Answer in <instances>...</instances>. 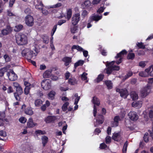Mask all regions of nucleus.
I'll return each mask as SVG.
<instances>
[{"instance_id":"1","label":"nucleus","mask_w":153,"mask_h":153,"mask_svg":"<svg viewBox=\"0 0 153 153\" xmlns=\"http://www.w3.org/2000/svg\"><path fill=\"white\" fill-rule=\"evenodd\" d=\"M16 42L19 45H23L26 44L27 42V38L25 35L19 33L16 36Z\"/></svg>"},{"instance_id":"2","label":"nucleus","mask_w":153,"mask_h":153,"mask_svg":"<svg viewBox=\"0 0 153 153\" xmlns=\"http://www.w3.org/2000/svg\"><path fill=\"white\" fill-rule=\"evenodd\" d=\"M115 61H112L111 62H107L106 65L107 68L106 69V73L108 74H110L113 71H118L120 69V67L117 66H116L114 65Z\"/></svg>"},{"instance_id":"3","label":"nucleus","mask_w":153,"mask_h":153,"mask_svg":"<svg viewBox=\"0 0 153 153\" xmlns=\"http://www.w3.org/2000/svg\"><path fill=\"white\" fill-rule=\"evenodd\" d=\"M150 91V86L147 85L141 89L140 96L142 97L145 98L149 94Z\"/></svg>"},{"instance_id":"4","label":"nucleus","mask_w":153,"mask_h":153,"mask_svg":"<svg viewBox=\"0 0 153 153\" xmlns=\"http://www.w3.org/2000/svg\"><path fill=\"white\" fill-rule=\"evenodd\" d=\"M102 18V15H98L96 14L95 13L92 14L89 17L88 21L89 22H91L93 21L96 22L98 21Z\"/></svg>"},{"instance_id":"5","label":"nucleus","mask_w":153,"mask_h":153,"mask_svg":"<svg viewBox=\"0 0 153 153\" xmlns=\"http://www.w3.org/2000/svg\"><path fill=\"white\" fill-rule=\"evenodd\" d=\"M42 88L45 90H48L51 88V81L47 79L43 80L41 83Z\"/></svg>"},{"instance_id":"6","label":"nucleus","mask_w":153,"mask_h":153,"mask_svg":"<svg viewBox=\"0 0 153 153\" xmlns=\"http://www.w3.org/2000/svg\"><path fill=\"white\" fill-rule=\"evenodd\" d=\"M80 20V14L77 13L74 14L72 18L71 22L73 25H76Z\"/></svg>"},{"instance_id":"7","label":"nucleus","mask_w":153,"mask_h":153,"mask_svg":"<svg viewBox=\"0 0 153 153\" xmlns=\"http://www.w3.org/2000/svg\"><path fill=\"white\" fill-rule=\"evenodd\" d=\"M25 22L27 26H32L34 24V20L33 17L30 15H27L25 17Z\"/></svg>"},{"instance_id":"8","label":"nucleus","mask_w":153,"mask_h":153,"mask_svg":"<svg viewBox=\"0 0 153 153\" xmlns=\"http://www.w3.org/2000/svg\"><path fill=\"white\" fill-rule=\"evenodd\" d=\"M92 101L94 105V106L93 114L94 117H95L97 112V110L95 105H99L100 104L99 100L96 97H93Z\"/></svg>"},{"instance_id":"9","label":"nucleus","mask_w":153,"mask_h":153,"mask_svg":"<svg viewBox=\"0 0 153 153\" xmlns=\"http://www.w3.org/2000/svg\"><path fill=\"white\" fill-rule=\"evenodd\" d=\"M116 91L119 92L120 94V96L124 98H126L128 95L127 90L126 89H116Z\"/></svg>"},{"instance_id":"10","label":"nucleus","mask_w":153,"mask_h":153,"mask_svg":"<svg viewBox=\"0 0 153 153\" xmlns=\"http://www.w3.org/2000/svg\"><path fill=\"white\" fill-rule=\"evenodd\" d=\"M9 79L12 81H15L17 79V76L12 70H11L7 74Z\"/></svg>"},{"instance_id":"11","label":"nucleus","mask_w":153,"mask_h":153,"mask_svg":"<svg viewBox=\"0 0 153 153\" xmlns=\"http://www.w3.org/2000/svg\"><path fill=\"white\" fill-rule=\"evenodd\" d=\"M130 119L133 121H136L138 119V116L137 113L134 111H130L128 114Z\"/></svg>"},{"instance_id":"12","label":"nucleus","mask_w":153,"mask_h":153,"mask_svg":"<svg viewBox=\"0 0 153 153\" xmlns=\"http://www.w3.org/2000/svg\"><path fill=\"white\" fill-rule=\"evenodd\" d=\"M127 52L125 50H123L121 51L120 53L117 54V56L115 57L116 58H120V59L118 61H117L116 62V63L117 64H119L122 62V56L125 54H126Z\"/></svg>"},{"instance_id":"13","label":"nucleus","mask_w":153,"mask_h":153,"mask_svg":"<svg viewBox=\"0 0 153 153\" xmlns=\"http://www.w3.org/2000/svg\"><path fill=\"white\" fill-rule=\"evenodd\" d=\"M13 30V28L9 25H7L6 27L1 30L2 34L3 36L7 35L11 33Z\"/></svg>"},{"instance_id":"14","label":"nucleus","mask_w":153,"mask_h":153,"mask_svg":"<svg viewBox=\"0 0 153 153\" xmlns=\"http://www.w3.org/2000/svg\"><path fill=\"white\" fill-rule=\"evenodd\" d=\"M96 123H95V126H97V125L102 124L104 122V117L101 114L98 115L96 118Z\"/></svg>"},{"instance_id":"15","label":"nucleus","mask_w":153,"mask_h":153,"mask_svg":"<svg viewBox=\"0 0 153 153\" xmlns=\"http://www.w3.org/2000/svg\"><path fill=\"white\" fill-rule=\"evenodd\" d=\"M62 60L64 62V65L67 66L72 62V57L65 56L62 59Z\"/></svg>"},{"instance_id":"16","label":"nucleus","mask_w":153,"mask_h":153,"mask_svg":"<svg viewBox=\"0 0 153 153\" xmlns=\"http://www.w3.org/2000/svg\"><path fill=\"white\" fill-rule=\"evenodd\" d=\"M52 70L49 69L45 71L43 74V76L45 78L50 77L51 75Z\"/></svg>"},{"instance_id":"17","label":"nucleus","mask_w":153,"mask_h":153,"mask_svg":"<svg viewBox=\"0 0 153 153\" xmlns=\"http://www.w3.org/2000/svg\"><path fill=\"white\" fill-rule=\"evenodd\" d=\"M27 125L28 128H32L37 126V124L34 123L32 118H30L27 121Z\"/></svg>"},{"instance_id":"18","label":"nucleus","mask_w":153,"mask_h":153,"mask_svg":"<svg viewBox=\"0 0 153 153\" xmlns=\"http://www.w3.org/2000/svg\"><path fill=\"white\" fill-rule=\"evenodd\" d=\"M149 69L147 68L144 71H142L139 73V75L141 77H146L149 75Z\"/></svg>"},{"instance_id":"19","label":"nucleus","mask_w":153,"mask_h":153,"mask_svg":"<svg viewBox=\"0 0 153 153\" xmlns=\"http://www.w3.org/2000/svg\"><path fill=\"white\" fill-rule=\"evenodd\" d=\"M40 6L41 7L39 8V10L41 9L42 11V12L44 15H47L48 14V11L44 9V6L43 5V4L42 3V1H40L39 2V6Z\"/></svg>"},{"instance_id":"20","label":"nucleus","mask_w":153,"mask_h":153,"mask_svg":"<svg viewBox=\"0 0 153 153\" xmlns=\"http://www.w3.org/2000/svg\"><path fill=\"white\" fill-rule=\"evenodd\" d=\"M36 56V54L34 53H33V51L29 50V51L28 52L27 55L26 57L28 60H30V59L33 58L35 57Z\"/></svg>"},{"instance_id":"21","label":"nucleus","mask_w":153,"mask_h":153,"mask_svg":"<svg viewBox=\"0 0 153 153\" xmlns=\"http://www.w3.org/2000/svg\"><path fill=\"white\" fill-rule=\"evenodd\" d=\"M142 105V102L141 101L134 102L132 103V106L133 107L137 108H140Z\"/></svg>"},{"instance_id":"22","label":"nucleus","mask_w":153,"mask_h":153,"mask_svg":"<svg viewBox=\"0 0 153 153\" xmlns=\"http://www.w3.org/2000/svg\"><path fill=\"white\" fill-rule=\"evenodd\" d=\"M91 4V3L90 1L87 0L84 2L82 4V7L83 9H86L89 7Z\"/></svg>"},{"instance_id":"23","label":"nucleus","mask_w":153,"mask_h":153,"mask_svg":"<svg viewBox=\"0 0 153 153\" xmlns=\"http://www.w3.org/2000/svg\"><path fill=\"white\" fill-rule=\"evenodd\" d=\"M41 140L43 146H45L48 141V138L46 136L43 135L42 136Z\"/></svg>"},{"instance_id":"24","label":"nucleus","mask_w":153,"mask_h":153,"mask_svg":"<svg viewBox=\"0 0 153 153\" xmlns=\"http://www.w3.org/2000/svg\"><path fill=\"white\" fill-rule=\"evenodd\" d=\"M130 96L133 100H137L138 99L137 94L135 91H132L130 94Z\"/></svg>"},{"instance_id":"25","label":"nucleus","mask_w":153,"mask_h":153,"mask_svg":"<svg viewBox=\"0 0 153 153\" xmlns=\"http://www.w3.org/2000/svg\"><path fill=\"white\" fill-rule=\"evenodd\" d=\"M56 119V117L54 116H49L46 119L47 123H49L54 121Z\"/></svg>"},{"instance_id":"26","label":"nucleus","mask_w":153,"mask_h":153,"mask_svg":"<svg viewBox=\"0 0 153 153\" xmlns=\"http://www.w3.org/2000/svg\"><path fill=\"white\" fill-rule=\"evenodd\" d=\"M121 138L120 134L119 133H114L112 136L113 139L116 141H118Z\"/></svg>"},{"instance_id":"27","label":"nucleus","mask_w":153,"mask_h":153,"mask_svg":"<svg viewBox=\"0 0 153 153\" xmlns=\"http://www.w3.org/2000/svg\"><path fill=\"white\" fill-rule=\"evenodd\" d=\"M68 83L71 85H74L77 84V81L75 78H70L68 80Z\"/></svg>"},{"instance_id":"28","label":"nucleus","mask_w":153,"mask_h":153,"mask_svg":"<svg viewBox=\"0 0 153 153\" xmlns=\"http://www.w3.org/2000/svg\"><path fill=\"white\" fill-rule=\"evenodd\" d=\"M74 49H76L78 51H82L83 50V49L80 46L78 45H74L71 48V50L72 51Z\"/></svg>"},{"instance_id":"29","label":"nucleus","mask_w":153,"mask_h":153,"mask_svg":"<svg viewBox=\"0 0 153 153\" xmlns=\"http://www.w3.org/2000/svg\"><path fill=\"white\" fill-rule=\"evenodd\" d=\"M25 113L27 114L31 115H32L33 113L30 108H27L25 110Z\"/></svg>"},{"instance_id":"30","label":"nucleus","mask_w":153,"mask_h":153,"mask_svg":"<svg viewBox=\"0 0 153 153\" xmlns=\"http://www.w3.org/2000/svg\"><path fill=\"white\" fill-rule=\"evenodd\" d=\"M105 83L108 89H111L112 88V83L111 81H105Z\"/></svg>"},{"instance_id":"31","label":"nucleus","mask_w":153,"mask_h":153,"mask_svg":"<svg viewBox=\"0 0 153 153\" xmlns=\"http://www.w3.org/2000/svg\"><path fill=\"white\" fill-rule=\"evenodd\" d=\"M104 75L102 74L99 75L96 79L94 81L96 82H98L102 80L103 79Z\"/></svg>"},{"instance_id":"32","label":"nucleus","mask_w":153,"mask_h":153,"mask_svg":"<svg viewBox=\"0 0 153 153\" xmlns=\"http://www.w3.org/2000/svg\"><path fill=\"white\" fill-rule=\"evenodd\" d=\"M23 27V26L22 25H16L15 27L14 30L16 32H19L22 29Z\"/></svg>"},{"instance_id":"33","label":"nucleus","mask_w":153,"mask_h":153,"mask_svg":"<svg viewBox=\"0 0 153 153\" xmlns=\"http://www.w3.org/2000/svg\"><path fill=\"white\" fill-rule=\"evenodd\" d=\"M84 62L83 60H79L76 62L74 65V67L76 68L79 66H81L84 64Z\"/></svg>"},{"instance_id":"34","label":"nucleus","mask_w":153,"mask_h":153,"mask_svg":"<svg viewBox=\"0 0 153 153\" xmlns=\"http://www.w3.org/2000/svg\"><path fill=\"white\" fill-rule=\"evenodd\" d=\"M72 13L71 9H69L67 10V18L68 20H69L71 17Z\"/></svg>"},{"instance_id":"35","label":"nucleus","mask_w":153,"mask_h":153,"mask_svg":"<svg viewBox=\"0 0 153 153\" xmlns=\"http://www.w3.org/2000/svg\"><path fill=\"white\" fill-rule=\"evenodd\" d=\"M7 68L4 67L0 70V76H3L4 73L7 72Z\"/></svg>"},{"instance_id":"36","label":"nucleus","mask_w":153,"mask_h":153,"mask_svg":"<svg viewBox=\"0 0 153 153\" xmlns=\"http://www.w3.org/2000/svg\"><path fill=\"white\" fill-rule=\"evenodd\" d=\"M128 143L127 141H126L125 143L123 149V153H126Z\"/></svg>"},{"instance_id":"37","label":"nucleus","mask_w":153,"mask_h":153,"mask_svg":"<svg viewBox=\"0 0 153 153\" xmlns=\"http://www.w3.org/2000/svg\"><path fill=\"white\" fill-rule=\"evenodd\" d=\"M55 94L56 93L54 91H51L48 94V97L50 99L52 100L53 99L54 96H55Z\"/></svg>"},{"instance_id":"38","label":"nucleus","mask_w":153,"mask_h":153,"mask_svg":"<svg viewBox=\"0 0 153 153\" xmlns=\"http://www.w3.org/2000/svg\"><path fill=\"white\" fill-rule=\"evenodd\" d=\"M143 138V140L145 142H148L149 141V134L147 132L146 133L144 136Z\"/></svg>"},{"instance_id":"39","label":"nucleus","mask_w":153,"mask_h":153,"mask_svg":"<svg viewBox=\"0 0 153 153\" xmlns=\"http://www.w3.org/2000/svg\"><path fill=\"white\" fill-rule=\"evenodd\" d=\"M29 51V49H25L23 50L22 52V54L23 56L26 57L28 52Z\"/></svg>"},{"instance_id":"40","label":"nucleus","mask_w":153,"mask_h":153,"mask_svg":"<svg viewBox=\"0 0 153 153\" xmlns=\"http://www.w3.org/2000/svg\"><path fill=\"white\" fill-rule=\"evenodd\" d=\"M43 42L46 44H48L49 42V38L46 35H44L42 36Z\"/></svg>"},{"instance_id":"41","label":"nucleus","mask_w":153,"mask_h":153,"mask_svg":"<svg viewBox=\"0 0 153 153\" xmlns=\"http://www.w3.org/2000/svg\"><path fill=\"white\" fill-rule=\"evenodd\" d=\"M135 57V54L134 53H129L127 56V58L128 59H133Z\"/></svg>"},{"instance_id":"42","label":"nucleus","mask_w":153,"mask_h":153,"mask_svg":"<svg viewBox=\"0 0 153 153\" xmlns=\"http://www.w3.org/2000/svg\"><path fill=\"white\" fill-rule=\"evenodd\" d=\"M148 68L149 69V75L153 76V65H150Z\"/></svg>"},{"instance_id":"43","label":"nucleus","mask_w":153,"mask_h":153,"mask_svg":"<svg viewBox=\"0 0 153 153\" xmlns=\"http://www.w3.org/2000/svg\"><path fill=\"white\" fill-rule=\"evenodd\" d=\"M16 92L15 93H18L19 94H21L23 92L21 86H19L16 88Z\"/></svg>"},{"instance_id":"44","label":"nucleus","mask_w":153,"mask_h":153,"mask_svg":"<svg viewBox=\"0 0 153 153\" xmlns=\"http://www.w3.org/2000/svg\"><path fill=\"white\" fill-rule=\"evenodd\" d=\"M133 74V73L131 71H129L127 74L124 77V78L123 79H124V80H126L128 78L130 77Z\"/></svg>"},{"instance_id":"45","label":"nucleus","mask_w":153,"mask_h":153,"mask_svg":"<svg viewBox=\"0 0 153 153\" xmlns=\"http://www.w3.org/2000/svg\"><path fill=\"white\" fill-rule=\"evenodd\" d=\"M21 94H19L18 93H14V95L15 98L17 101H19L20 100V96Z\"/></svg>"},{"instance_id":"46","label":"nucleus","mask_w":153,"mask_h":153,"mask_svg":"<svg viewBox=\"0 0 153 153\" xmlns=\"http://www.w3.org/2000/svg\"><path fill=\"white\" fill-rule=\"evenodd\" d=\"M137 45L139 48H140L141 49H145V46L144 45L143 43L142 42H138L137 44Z\"/></svg>"},{"instance_id":"47","label":"nucleus","mask_w":153,"mask_h":153,"mask_svg":"<svg viewBox=\"0 0 153 153\" xmlns=\"http://www.w3.org/2000/svg\"><path fill=\"white\" fill-rule=\"evenodd\" d=\"M88 13L87 11L86 10H83L81 14L82 17L84 18L88 15Z\"/></svg>"},{"instance_id":"48","label":"nucleus","mask_w":153,"mask_h":153,"mask_svg":"<svg viewBox=\"0 0 153 153\" xmlns=\"http://www.w3.org/2000/svg\"><path fill=\"white\" fill-rule=\"evenodd\" d=\"M69 104V102H66L63 104L62 107V109L63 111H65L67 109V107L68 105Z\"/></svg>"},{"instance_id":"49","label":"nucleus","mask_w":153,"mask_h":153,"mask_svg":"<svg viewBox=\"0 0 153 153\" xmlns=\"http://www.w3.org/2000/svg\"><path fill=\"white\" fill-rule=\"evenodd\" d=\"M62 5V4L61 3H58L56 4L52 5L50 7V8H58L60 7Z\"/></svg>"},{"instance_id":"50","label":"nucleus","mask_w":153,"mask_h":153,"mask_svg":"<svg viewBox=\"0 0 153 153\" xmlns=\"http://www.w3.org/2000/svg\"><path fill=\"white\" fill-rule=\"evenodd\" d=\"M87 74L85 72L83 73L81 75L82 79L83 80H85L87 79Z\"/></svg>"},{"instance_id":"51","label":"nucleus","mask_w":153,"mask_h":153,"mask_svg":"<svg viewBox=\"0 0 153 153\" xmlns=\"http://www.w3.org/2000/svg\"><path fill=\"white\" fill-rule=\"evenodd\" d=\"M105 8L103 7H100L97 11V13L100 15L102 13L105 9Z\"/></svg>"},{"instance_id":"52","label":"nucleus","mask_w":153,"mask_h":153,"mask_svg":"<svg viewBox=\"0 0 153 153\" xmlns=\"http://www.w3.org/2000/svg\"><path fill=\"white\" fill-rule=\"evenodd\" d=\"M139 66L142 68H144L146 65V62L144 61H141L139 62Z\"/></svg>"},{"instance_id":"53","label":"nucleus","mask_w":153,"mask_h":153,"mask_svg":"<svg viewBox=\"0 0 153 153\" xmlns=\"http://www.w3.org/2000/svg\"><path fill=\"white\" fill-rule=\"evenodd\" d=\"M57 25H55L53 27L51 33V36H53L54 34V33L55 32L56 29H57Z\"/></svg>"},{"instance_id":"54","label":"nucleus","mask_w":153,"mask_h":153,"mask_svg":"<svg viewBox=\"0 0 153 153\" xmlns=\"http://www.w3.org/2000/svg\"><path fill=\"white\" fill-rule=\"evenodd\" d=\"M19 120L21 123H24L26 122L27 119L25 117H22L19 118Z\"/></svg>"},{"instance_id":"55","label":"nucleus","mask_w":153,"mask_h":153,"mask_svg":"<svg viewBox=\"0 0 153 153\" xmlns=\"http://www.w3.org/2000/svg\"><path fill=\"white\" fill-rule=\"evenodd\" d=\"M111 140V138L109 136H107L105 138V143L106 144L110 143Z\"/></svg>"},{"instance_id":"56","label":"nucleus","mask_w":153,"mask_h":153,"mask_svg":"<svg viewBox=\"0 0 153 153\" xmlns=\"http://www.w3.org/2000/svg\"><path fill=\"white\" fill-rule=\"evenodd\" d=\"M24 85L25 86V87H32L34 86L33 84L31 85L30 83L27 81H25L24 82Z\"/></svg>"},{"instance_id":"57","label":"nucleus","mask_w":153,"mask_h":153,"mask_svg":"<svg viewBox=\"0 0 153 153\" xmlns=\"http://www.w3.org/2000/svg\"><path fill=\"white\" fill-rule=\"evenodd\" d=\"M30 87H25V88L24 92L26 95H27L28 94L29 90H30Z\"/></svg>"},{"instance_id":"58","label":"nucleus","mask_w":153,"mask_h":153,"mask_svg":"<svg viewBox=\"0 0 153 153\" xmlns=\"http://www.w3.org/2000/svg\"><path fill=\"white\" fill-rule=\"evenodd\" d=\"M118 125V123L117 122L115 121L114 120L111 122V126L112 127H116Z\"/></svg>"},{"instance_id":"59","label":"nucleus","mask_w":153,"mask_h":153,"mask_svg":"<svg viewBox=\"0 0 153 153\" xmlns=\"http://www.w3.org/2000/svg\"><path fill=\"white\" fill-rule=\"evenodd\" d=\"M6 133L3 130L0 131V136L3 137H5L6 136Z\"/></svg>"},{"instance_id":"60","label":"nucleus","mask_w":153,"mask_h":153,"mask_svg":"<svg viewBox=\"0 0 153 153\" xmlns=\"http://www.w3.org/2000/svg\"><path fill=\"white\" fill-rule=\"evenodd\" d=\"M7 15L9 16H17L16 14H13L10 11V10L7 11Z\"/></svg>"},{"instance_id":"61","label":"nucleus","mask_w":153,"mask_h":153,"mask_svg":"<svg viewBox=\"0 0 153 153\" xmlns=\"http://www.w3.org/2000/svg\"><path fill=\"white\" fill-rule=\"evenodd\" d=\"M13 88L11 86H9L7 89V92L8 94L13 92Z\"/></svg>"},{"instance_id":"62","label":"nucleus","mask_w":153,"mask_h":153,"mask_svg":"<svg viewBox=\"0 0 153 153\" xmlns=\"http://www.w3.org/2000/svg\"><path fill=\"white\" fill-rule=\"evenodd\" d=\"M149 117L152 120H153V111L150 110L149 112Z\"/></svg>"},{"instance_id":"63","label":"nucleus","mask_w":153,"mask_h":153,"mask_svg":"<svg viewBox=\"0 0 153 153\" xmlns=\"http://www.w3.org/2000/svg\"><path fill=\"white\" fill-rule=\"evenodd\" d=\"M100 147L101 149H104L107 147V145L104 143H102L100 144Z\"/></svg>"},{"instance_id":"64","label":"nucleus","mask_w":153,"mask_h":153,"mask_svg":"<svg viewBox=\"0 0 153 153\" xmlns=\"http://www.w3.org/2000/svg\"><path fill=\"white\" fill-rule=\"evenodd\" d=\"M4 59L5 61L7 62H9L10 61V59L9 56L6 54L4 55Z\"/></svg>"}]
</instances>
